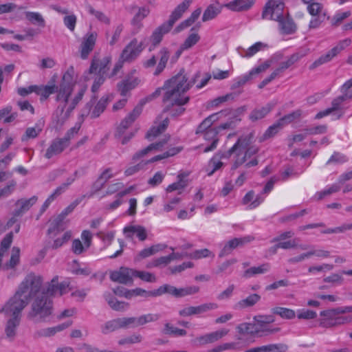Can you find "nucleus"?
<instances>
[{"label": "nucleus", "instance_id": "obj_12", "mask_svg": "<svg viewBox=\"0 0 352 352\" xmlns=\"http://www.w3.org/2000/svg\"><path fill=\"white\" fill-rule=\"evenodd\" d=\"M131 9L135 10V13L131 20V25H132L131 34L135 35L143 28L142 21L149 15L150 9L147 6L138 7L136 6H132Z\"/></svg>", "mask_w": 352, "mask_h": 352}, {"label": "nucleus", "instance_id": "obj_11", "mask_svg": "<svg viewBox=\"0 0 352 352\" xmlns=\"http://www.w3.org/2000/svg\"><path fill=\"white\" fill-rule=\"evenodd\" d=\"M143 103H140L133 111L129 113L120 122L118 126L116 137L120 138L125 133V131L134 122L142 112Z\"/></svg>", "mask_w": 352, "mask_h": 352}, {"label": "nucleus", "instance_id": "obj_34", "mask_svg": "<svg viewBox=\"0 0 352 352\" xmlns=\"http://www.w3.org/2000/svg\"><path fill=\"white\" fill-rule=\"evenodd\" d=\"M274 104L267 103L261 108L254 109L250 114L249 118L251 121L255 122L265 118L273 109Z\"/></svg>", "mask_w": 352, "mask_h": 352}, {"label": "nucleus", "instance_id": "obj_21", "mask_svg": "<svg viewBox=\"0 0 352 352\" xmlns=\"http://www.w3.org/2000/svg\"><path fill=\"white\" fill-rule=\"evenodd\" d=\"M254 239V237L251 236H246L241 238H234L228 241L223 249L221 250L219 256L223 257L227 256L232 252L233 250L238 247H241L245 243H250Z\"/></svg>", "mask_w": 352, "mask_h": 352}, {"label": "nucleus", "instance_id": "obj_33", "mask_svg": "<svg viewBox=\"0 0 352 352\" xmlns=\"http://www.w3.org/2000/svg\"><path fill=\"white\" fill-rule=\"evenodd\" d=\"M277 21L278 22V28L281 34H292L296 32V26L292 18H284L283 16Z\"/></svg>", "mask_w": 352, "mask_h": 352}, {"label": "nucleus", "instance_id": "obj_44", "mask_svg": "<svg viewBox=\"0 0 352 352\" xmlns=\"http://www.w3.org/2000/svg\"><path fill=\"white\" fill-rule=\"evenodd\" d=\"M25 16L26 19L33 25H36L41 28H44L45 26V19L39 12H26Z\"/></svg>", "mask_w": 352, "mask_h": 352}, {"label": "nucleus", "instance_id": "obj_16", "mask_svg": "<svg viewBox=\"0 0 352 352\" xmlns=\"http://www.w3.org/2000/svg\"><path fill=\"white\" fill-rule=\"evenodd\" d=\"M98 34L96 32H87L82 39V42L79 47L80 56L82 60L88 58L89 55L93 51L96 40Z\"/></svg>", "mask_w": 352, "mask_h": 352}, {"label": "nucleus", "instance_id": "obj_8", "mask_svg": "<svg viewBox=\"0 0 352 352\" xmlns=\"http://www.w3.org/2000/svg\"><path fill=\"white\" fill-rule=\"evenodd\" d=\"M96 96L94 95L89 102H87L82 109V116H90L91 118H96L104 111L108 103L111 100L110 95L103 96L96 104L94 109L93 105L95 104Z\"/></svg>", "mask_w": 352, "mask_h": 352}, {"label": "nucleus", "instance_id": "obj_26", "mask_svg": "<svg viewBox=\"0 0 352 352\" xmlns=\"http://www.w3.org/2000/svg\"><path fill=\"white\" fill-rule=\"evenodd\" d=\"M192 1V0H184L172 12L168 21L166 22L171 28H173L175 23L179 20L182 16L183 14L188 9Z\"/></svg>", "mask_w": 352, "mask_h": 352}, {"label": "nucleus", "instance_id": "obj_54", "mask_svg": "<svg viewBox=\"0 0 352 352\" xmlns=\"http://www.w3.org/2000/svg\"><path fill=\"white\" fill-rule=\"evenodd\" d=\"M302 111L299 109L296 110L284 116L283 118L279 119L278 121L281 123L283 126L284 124L292 123L296 120H298L301 116Z\"/></svg>", "mask_w": 352, "mask_h": 352}, {"label": "nucleus", "instance_id": "obj_1", "mask_svg": "<svg viewBox=\"0 0 352 352\" xmlns=\"http://www.w3.org/2000/svg\"><path fill=\"white\" fill-rule=\"evenodd\" d=\"M199 77L200 72H197L188 80L186 74L180 72L164 82L167 91L163 96L164 102H168L171 106H178L173 116H180L184 112L185 108L182 106L189 101V97L184 96V94L196 84Z\"/></svg>", "mask_w": 352, "mask_h": 352}, {"label": "nucleus", "instance_id": "obj_38", "mask_svg": "<svg viewBox=\"0 0 352 352\" xmlns=\"http://www.w3.org/2000/svg\"><path fill=\"white\" fill-rule=\"evenodd\" d=\"M245 140L244 139H238L237 141L235 142V144L230 148L227 151L225 152H218L215 155L218 156L219 160L221 159H230L232 155H234V161L236 160V153H238V150L239 148V145L242 143H245Z\"/></svg>", "mask_w": 352, "mask_h": 352}, {"label": "nucleus", "instance_id": "obj_59", "mask_svg": "<svg viewBox=\"0 0 352 352\" xmlns=\"http://www.w3.org/2000/svg\"><path fill=\"white\" fill-rule=\"evenodd\" d=\"M80 129V124H76L74 126L69 129L65 136L62 138H60L67 146H69L70 140L74 138L76 135L78 134L79 130Z\"/></svg>", "mask_w": 352, "mask_h": 352}, {"label": "nucleus", "instance_id": "obj_51", "mask_svg": "<svg viewBox=\"0 0 352 352\" xmlns=\"http://www.w3.org/2000/svg\"><path fill=\"white\" fill-rule=\"evenodd\" d=\"M163 332L165 334L173 335L175 336H185L187 334V331L185 329L175 327L170 323L164 324Z\"/></svg>", "mask_w": 352, "mask_h": 352}, {"label": "nucleus", "instance_id": "obj_64", "mask_svg": "<svg viewBox=\"0 0 352 352\" xmlns=\"http://www.w3.org/2000/svg\"><path fill=\"white\" fill-rule=\"evenodd\" d=\"M140 326L144 325L149 322L157 321L160 318L159 314H146L141 315L138 317Z\"/></svg>", "mask_w": 352, "mask_h": 352}, {"label": "nucleus", "instance_id": "obj_4", "mask_svg": "<svg viewBox=\"0 0 352 352\" xmlns=\"http://www.w3.org/2000/svg\"><path fill=\"white\" fill-rule=\"evenodd\" d=\"M52 311L53 302L52 299L40 293L32 299L27 318L34 322H43L52 314Z\"/></svg>", "mask_w": 352, "mask_h": 352}, {"label": "nucleus", "instance_id": "obj_61", "mask_svg": "<svg viewBox=\"0 0 352 352\" xmlns=\"http://www.w3.org/2000/svg\"><path fill=\"white\" fill-rule=\"evenodd\" d=\"M20 260V249L17 247H14L12 250V254L8 263L6 264L7 269L14 267L19 263Z\"/></svg>", "mask_w": 352, "mask_h": 352}, {"label": "nucleus", "instance_id": "obj_22", "mask_svg": "<svg viewBox=\"0 0 352 352\" xmlns=\"http://www.w3.org/2000/svg\"><path fill=\"white\" fill-rule=\"evenodd\" d=\"M68 146L60 139L55 138L51 141L43 156L47 160L61 154Z\"/></svg>", "mask_w": 352, "mask_h": 352}, {"label": "nucleus", "instance_id": "obj_19", "mask_svg": "<svg viewBox=\"0 0 352 352\" xmlns=\"http://www.w3.org/2000/svg\"><path fill=\"white\" fill-rule=\"evenodd\" d=\"M133 269L121 267L118 270L111 272L110 279L116 283L124 285L131 284L133 283Z\"/></svg>", "mask_w": 352, "mask_h": 352}, {"label": "nucleus", "instance_id": "obj_5", "mask_svg": "<svg viewBox=\"0 0 352 352\" xmlns=\"http://www.w3.org/2000/svg\"><path fill=\"white\" fill-rule=\"evenodd\" d=\"M43 278L34 273L28 274L19 285L16 292L30 302L41 293Z\"/></svg>", "mask_w": 352, "mask_h": 352}, {"label": "nucleus", "instance_id": "obj_35", "mask_svg": "<svg viewBox=\"0 0 352 352\" xmlns=\"http://www.w3.org/2000/svg\"><path fill=\"white\" fill-rule=\"evenodd\" d=\"M261 300V296L257 294H252L247 298L242 299L237 302L234 305L235 309H243L247 307H250L256 305Z\"/></svg>", "mask_w": 352, "mask_h": 352}, {"label": "nucleus", "instance_id": "obj_57", "mask_svg": "<svg viewBox=\"0 0 352 352\" xmlns=\"http://www.w3.org/2000/svg\"><path fill=\"white\" fill-rule=\"evenodd\" d=\"M122 329L136 328L140 327L138 317H124L120 318Z\"/></svg>", "mask_w": 352, "mask_h": 352}, {"label": "nucleus", "instance_id": "obj_37", "mask_svg": "<svg viewBox=\"0 0 352 352\" xmlns=\"http://www.w3.org/2000/svg\"><path fill=\"white\" fill-rule=\"evenodd\" d=\"M59 87L56 85L52 84L50 85H36V94L41 96V100L43 101L47 99V98L54 92L58 91Z\"/></svg>", "mask_w": 352, "mask_h": 352}, {"label": "nucleus", "instance_id": "obj_9", "mask_svg": "<svg viewBox=\"0 0 352 352\" xmlns=\"http://www.w3.org/2000/svg\"><path fill=\"white\" fill-rule=\"evenodd\" d=\"M69 291V283L67 281L58 282V276H55L50 282H48L41 293L51 299L52 297L61 296Z\"/></svg>", "mask_w": 352, "mask_h": 352}, {"label": "nucleus", "instance_id": "obj_43", "mask_svg": "<svg viewBox=\"0 0 352 352\" xmlns=\"http://www.w3.org/2000/svg\"><path fill=\"white\" fill-rule=\"evenodd\" d=\"M166 245L164 244H156L154 245H152L149 248H146L143 249L138 254V256L140 258H145L148 256H151L155 253L163 250L164 248H166Z\"/></svg>", "mask_w": 352, "mask_h": 352}, {"label": "nucleus", "instance_id": "obj_31", "mask_svg": "<svg viewBox=\"0 0 352 352\" xmlns=\"http://www.w3.org/2000/svg\"><path fill=\"white\" fill-rule=\"evenodd\" d=\"M168 123L169 120L168 118H165L159 124L155 122V125L153 126L146 133V138L150 141L153 140L166 130Z\"/></svg>", "mask_w": 352, "mask_h": 352}, {"label": "nucleus", "instance_id": "obj_45", "mask_svg": "<svg viewBox=\"0 0 352 352\" xmlns=\"http://www.w3.org/2000/svg\"><path fill=\"white\" fill-rule=\"evenodd\" d=\"M281 123L277 121L276 123L270 126L267 129L263 135L261 137L259 141L263 142L267 139L274 137L276 133H278V131L281 129Z\"/></svg>", "mask_w": 352, "mask_h": 352}, {"label": "nucleus", "instance_id": "obj_29", "mask_svg": "<svg viewBox=\"0 0 352 352\" xmlns=\"http://www.w3.org/2000/svg\"><path fill=\"white\" fill-rule=\"evenodd\" d=\"M123 232L126 238H132L134 234H136L140 241H144L147 238L146 230L144 227L142 226H129L125 227Z\"/></svg>", "mask_w": 352, "mask_h": 352}, {"label": "nucleus", "instance_id": "obj_40", "mask_svg": "<svg viewBox=\"0 0 352 352\" xmlns=\"http://www.w3.org/2000/svg\"><path fill=\"white\" fill-rule=\"evenodd\" d=\"M120 329H122V326L120 318H118L105 322L101 327V331L103 334H108Z\"/></svg>", "mask_w": 352, "mask_h": 352}, {"label": "nucleus", "instance_id": "obj_41", "mask_svg": "<svg viewBox=\"0 0 352 352\" xmlns=\"http://www.w3.org/2000/svg\"><path fill=\"white\" fill-rule=\"evenodd\" d=\"M105 299L109 305L115 311H122L128 309L129 303L118 300L115 297L110 294L105 295Z\"/></svg>", "mask_w": 352, "mask_h": 352}, {"label": "nucleus", "instance_id": "obj_23", "mask_svg": "<svg viewBox=\"0 0 352 352\" xmlns=\"http://www.w3.org/2000/svg\"><path fill=\"white\" fill-rule=\"evenodd\" d=\"M140 82L137 77L128 75L124 80L118 83L117 89L122 96H126L127 94L135 88Z\"/></svg>", "mask_w": 352, "mask_h": 352}, {"label": "nucleus", "instance_id": "obj_60", "mask_svg": "<svg viewBox=\"0 0 352 352\" xmlns=\"http://www.w3.org/2000/svg\"><path fill=\"white\" fill-rule=\"evenodd\" d=\"M146 165L147 162H146L145 160H140L137 164L129 166L124 170V175L127 177L133 175L144 169Z\"/></svg>", "mask_w": 352, "mask_h": 352}, {"label": "nucleus", "instance_id": "obj_47", "mask_svg": "<svg viewBox=\"0 0 352 352\" xmlns=\"http://www.w3.org/2000/svg\"><path fill=\"white\" fill-rule=\"evenodd\" d=\"M177 178V182H174L166 187V191L167 192H172L175 190H179V193L180 194L182 190H183L184 188L187 186L186 182L184 180L182 175H178Z\"/></svg>", "mask_w": 352, "mask_h": 352}, {"label": "nucleus", "instance_id": "obj_13", "mask_svg": "<svg viewBox=\"0 0 352 352\" xmlns=\"http://www.w3.org/2000/svg\"><path fill=\"white\" fill-rule=\"evenodd\" d=\"M237 331L240 334H255L263 332V333L260 334V336L263 335H267L278 331L279 329H270L267 328L265 325H261L258 327L254 323L244 322L239 324L236 327Z\"/></svg>", "mask_w": 352, "mask_h": 352}, {"label": "nucleus", "instance_id": "obj_52", "mask_svg": "<svg viewBox=\"0 0 352 352\" xmlns=\"http://www.w3.org/2000/svg\"><path fill=\"white\" fill-rule=\"evenodd\" d=\"M177 291V288L174 286L170 285H163L160 286L158 289L153 291V296H160L164 294H169L174 296L175 292Z\"/></svg>", "mask_w": 352, "mask_h": 352}, {"label": "nucleus", "instance_id": "obj_53", "mask_svg": "<svg viewBox=\"0 0 352 352\" xmlns=\"http://www.w3.org/2000/svg\"><path fill=\"white\" fill-rule=\"evenodd\" d=\"M133 277L139 278L148 283H154L156 281L155 275L148 272L138 271L133 269Z\"/></svg>", "mask_w": 352, "mask_h": 352}, {"label": "nucleus", "instance_id": "obj_28", "mask_svg": "<svg viewBox=\"0 0 352 352\" xmlns=\"http://www.w3.org/2000/svg\"><path fill=\"white\" fill-rule=\"evenodd\" d=\"M21 317L12 316L8 320L6 327L5 333L6 338L10 340H13L16 335L17 328L21 322Z\"/></svg>", "mask_w": 352, "mask_h": 352}, {"label": "nucleus", "instance_id": "obj_39", "mask_svg": "<svg viewBox=\"0 0 352 352\" xmlns=\"http://www.w3.org/2000/svg\"><path fill=\"white\" fill-rule=\"evenodd\" d=\"M160 61L157 65L155 71L154 72L155 76H158L166 67V63L169 58V52L166 47H163L159 52Z\"/></svg>", "mask_w": 352, "mask_h": 352}, {"label": "nucleus", "instance_id": "obj_36", "mask_svg": "<svg viewBox=\"0 0 352 352\" xmlns=\"http://www.w3.org/2000/svg\"><path fill=\"white\" fill-rule=\"evenodd\" d=\"M338 54V50L336 48L333 47L331 50L327 52L325 54L320 56L318 59H316L309 66V69L312 70L324 63H329Z\"/></svg>", "mask_w": 352, "mask_h": 352}, {"label": "nucleus", "instance_id": "obj_62", "mask_svg": "<svg viewBox=\"0 0 352 352\" xmlns=\"http://www.w3.org/2000/svg\"><path fill=\"white\" fill-rule=\"evenodd\" d=\"M72 322L69 321L66 322L62 324H60L57 326L53 327H48L45 328V332H46V336L50 337L56 334L57 332H60L67 327H69L70 325H72Z\"/></svg>", "mask_w": 352, "mask_h": 352}, {"label": "nucleus", "instance_id": "obj_55", "mask_svg": "<svg viewBox=\"0 0 352 352\" xmlns=\"http://www.w3.org/2000/svg\"><path fill=\"white\" fill-rule=\"evenodd\" d=\"M200 40V36L197 33L190 34L181 45V50H186L195 45Z\"/></svg>", "mask_w": 352, "mask_h": 352}, {"label": "nucleus", "instance_id": "obj_2", "mask_svg": "<svg viewBox=\"0 0 352 352\" xmlns=\"http://www.w3.org/2000/svg\"><path fill=\"white\" fill-rule=\"evenodd\" d=\"M74 89V84H63L57 91L56 96V102H57V108L56 114L58 121L64 122L70 116L71 113L76 108L78 102L82 99L85 93L86 88L82 87L76 94V96L69 101Z\"/></svg>", "mask_w": 352, "mask_h": 352}, {"label": "nucleus", "instance_id": "obj_10", "mask_svg": "<svg viewBox=\"0 0 352 352\" xmlns=\"http://www.w3.org/2000/svg\"><path fill=\"white\" fill-rule=\"evenodd\" d=\"M285 4L279 0H270L266 4L262 13V18L278 21L283 17Z\"/></svg>", "mask_w": 352, "mask_h": 352}, {"label": "nucleus", "instance_id": "obj_58", "mask_svg": "<svg viewBox=\"0 0 352 352\" xmlns=\"http://www.w3.org/2000/svg\"><path fill=\"white\" fill-rule=\"evenodd\" d=\"M89 13L94 16L99 21L109 25L110 23L109 18L102 12L95 10L92 6L87 7Z\"/></svg>", "mask_w": 352, "mask_h": 352}, {"label": "nucleus", "instance_id": "obj_46", "mask_svg": "<svg viewBox=\"0 0 352 352\" xmlns=\"http://www.w3.org/2000/svg\"><path fill=\"white\" fill-rule=\"evenodd\" d=\"M223 165V163L219 159L218 156L214 155L209 161L207 173L208 176H211L214 173L220 169Z\"/></svg>", "mask_w": 352, "mask_h": 352}, {"label": "nucleus", "instance_id": "obj_56", "mask_svg": "<svg viewBox=\"0 0 352 352\" xmlns=\"http://www.w3.org/2000/svg\"><path fill=\"white\" fill-rule=\"evenodd\" d=\"M199 291V288L197 286H190L185 288H177V291L175 293L174 296L176 298L184 297L188 295H192L197 293Z\"/></svg>", "mask_w": 352, "mask_h": 352}, {"label": "nucleus", "instance_id": "obj_63", "mask_svg": "<svg viewBox=\"0 0 352 352\" xmlns=\"http://www.w3.org/2000/svg\"><path fill=\"white\" fill-rule=\"evenodd\" d=\"M307 10L312 16H320L323 10V6L320 3L314 2L307 5Z\"/></svg>", "mask_w": 352, "mask_h": 352}, {"label": "nucleus", "instance_id": "obj_3", "mask_svg": "<svg viewBox=\"0 0 352 352\" xmlns=\"http://www.w3.org/2000/svg\"><path fill=\"white\" fill-rule=\"evenodd\" d=\"M230 113L228 110H222L219 112L211 114L205 118L198 126L196 130V134H202L206 141L211 142L210 144L204 148V153H208L214 150L219 142L218 129L212 128V124L219 120L221 117H226Z\"/></svg>", "mask_w": 352, "mask_h": 352}, {"label": "nucleus", "instance_id": "obj_18", "mask_svg": "<svg viewBox=\"0 0 352 352\" xmlns=\"http://www.w3.org/2000/svg\"><path fill=\"white\" fill-rule=\"evenodd\" d=\"M111 60V58L109 56H104L102 58H99L98 56H94L91 62L89 73L90 74H106L109 69L108 65L110 64Z\"/></svg>", "mask_w": 352, "mask_h": 352}, {"label": "nucleus", "instance_id": "obj_14", "mask_svg": "<svg viewBox=\"0 0 352 352\" xmlns=\"http://www.w3.org/2000/svg\"><path fill=\"white\" fill-rule=\"evenodd\" d=\"M229 331L222 329L201 335L191 340V343L196 346H204L208 344L214 343L228 333Z\"/></svg>", "mask_w": 352, "mask_h": 352}, {"label": "nucleus", "instance_id": "obj_48", "mask_svg": "<svg viewBox=\"0 0 352 352\" xmlns=\"http://www.w3.org/2000/svg\"><path fill=\"white\" fill-rule=\"evenodd\" d=\"M221 12V9L218 6L211 4L208 6L204 12L202 16L203 21H207L214 19Z\"/></svg>", "mask_w": 352, "mask_h": 352}, {"label": "nucleus", "instance_id": "obj_32", "mask_svg": "<svg viewBox=\"0 0 352 352\" xmlns=\"http://www.w3.org/2000/svg\"><path fill=\"white\" fill-rule=\"evenodd\" d=\"M271 270V265L269 263H263L258 266H254L247 269L244 272L243 276L246 278H250L258 274H264L269 272Z\"/></svg>", "mask_w": 352, "mask_h": 352}, {"label": "nucleus", "instance_id": "obj_25", "mask_svg": "<svg viewBox=\"0 0 352 352\" xmlns=\"http://www.w3.org/2000/svg\"><path fill=\"white\" fill-rule=\"evenodd\" d=\"M171 29L172 28L166 22L155 28L150 38L152 46L155 47L161 43L163 36L168 33Z\"/></svg>", "mask_w": 352, "mask_h": 352}, {"label": "nucleus", "instance_id": "obj_42", "mask_svg": "<svg viewBox=\"0 0 352 352\" xmlns=\"http://www.w3.org/2000/svg\"><path fill=\"white\" fill-rule=\"evenodd\" d=\"M72 237V233L70 231L65 232L62 237L56 239L53 243L50 245H46L43 249L44 252H46L48 249L52 248L54 250L58 249L62 247L65 243H66Z\"/></svg>", "mask_w": 352, "mask_h": 352}, {"label": "nucleus", "instance_id": "obj_15", "mask_svg": "<svg viewBox=\"0 0 352 352\" xmlns=\"http://www.w3.org/2000/svg\"><path fill=\"white\" fill-rule=\"evenodd\" d=\"M144 50L142 42H138L137 38H133L126 45L121 53V59L126 62L134 60Z\"/></svg>", "mask_w": 352, "mask_h": 352}, {"label": "nucleus", "instance_id": "obj_20", "mask_svg": "<svg viewBox=\"0 0 352 352\" xmlns=\"http://www.w3.org/2000/svg\"><path fill=\"white\" fill-rule=\"evenodd\" d=\"M217 308L218 305L217 303L208 302L196 307L190 306L185 307L179 311V314L182 317H187L192 315L201 314L208 311L216 309Z\"/></svg>", "mask_w": 352, "mask_h": 352}, {"label": "nucleus", "instance_id": "obj_17", "mask_svg": "<svg viewBox=\"0 0 352 352\" xmlns=\"http://www.w3.org/2000/svg\"><path fill=\"white\" fill-rule=\"evenodd\" d=\"M38 200L36 196H32L29 199H20L15 203L16 208L14 210L13 217L9 221L8 224L15 222L14 217H21L24 213L28 211L32 206H34Z\"/></svg>", "mask_w": 352, "mask_h": 352}, {"label": "nucleus", "instance_id": "obj_24", "mask_svg": "<svg viewBox=\"0 0 352 352\" xmlns=\"http://www.w3.org/2000/svg\"><path fill=\"white\" fill-rule=\"evenodd\" d=\"M352 98V94H345L342 96H339L337 98H334L331 102V107H329V109L333 113H338L337 119H340L344 113V109L343 107L344 102Z\"/></svg>", "mask_w": 352, "mask_h": 352}, {"label": "nucleus", "instance_id": "obj_27", "mask_svg": "<svg viewBox=\"0 0 352 352\" xmlns=\"http://www.w3.org/2000/svg\"><path fill=\"white\" fill-rule=\"evenodd\" d=\"M254 3V0H233L225 5L228 10L234 12H243L250 10Z\"/></svg>", "mask_w": 352, "mask_h": 352}, {"label": "nucleus", "instance_id": "obj_50", "mask_svg": "<svg viewBox=\"0 0 352 352\" xmlns=\"http://www.w3.org/2000/svg\"><path fill=\"white\" fill-rule=\"evenodd\" d=\"M272 313L285 319H292L295 317V311L291 309L277 307L272 309Z\"/></svg>", "mask_w": 352, "mask_h": 352}, {"label": "nucleus", "instance_id": "obj_49", "mask_svg": "<svg viewBox=\"0 0 352 352\" xmlns=\"http://www.w3.org/2000/svg\"><path fill=\"white\" fill-rule=\"evenodd\" d=\"M42 129L38 125L26 129L25 133L21 137L22 142H26L30 139H34L41 133Z\"/></svg>", "mask_w": 352, "mask_h": 352}, {"label": "nucleus", "instance_id": "obj_7", "mask_svg": "<svg viewBox=\"0 0 352 352\" xmlns=\"http://www.w3.org/2000/svg\"><path fill=\"white\" fill-rule=\"evenodd\" d=\"M29 302L27 298L16 292L14 295L1 308V311L6 315L21 318V311Z\"/></svg>", "mask_w": 352, "mask_h": 352}, {"label": "nucleus", "instance_id": "obj_30", "mask_svg": "<svg viewBox=\"0 0 352 352\" xmlns=\"http://www.w3.org/2000/svg\"><path fill=\"white\" fill-rule=\"evenodd\" d=\"M287 349V344L276 343L251 348L249 352H286Z\"/></svg>", "mask_w": 352, "mask_h": 352}, {"label": "nucleus", "instance_id": "obj_6", "mask_svg": "<svg viewBox=\"0 0 352 352\" xmlns=\"http://www.w3.org/2000/svg\"><path fill=\"white\" fill-rule=\"evenodd\" d=\"M238 139L245 140V144H241L238 153H236V160L233 162L231 169L236 170L242 164L246 162L248 158H251L258 152V147L256 146H250L252 140V135L250 133L247 135L239 137Z\"/></svg>", "mask_w": 352, "mask_h": 352}]
</instances>
